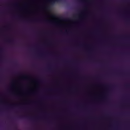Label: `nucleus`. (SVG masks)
<instances>
[{"mask_svg":"<svg viewBox=\"0 0 130 130\" xmlns=\"http://www.w3.org/2000/svg\"><path fill=\"white\" fill-rule=\"evenodd\" d=\"M40 82H41V80H40Z\"/></svg>","mask_w":130,"mask_h":130,"instance_id":"dca6fc26","label":"nucleus"},{"mask_svg":"<svg viewBox=\"0 0 130 130\" xmlns=\"http://www.w3.org/2000/svg\"><path fill=\"white\" fill-rule=\"evenodd\" d=\"M126 106H127V107H129V105L128 104H127L126 105Z\"/></svg>","mask_w":130,"mask_h":130,"instance_id":"1a4fd4ad","label":"nucleus"},{"mask_svg":"<svg viewBox=\"0 0 130 130\" xmlns=\"http://www.w3.org/2000/svg\"><path fill=\"white\" fill-rule=\"evenodd\" d=\"M24 78H26V77H24Z\"/></svg>","mask_w":130,"mask_h":130,"instance_id":"2eb2a0df","label":"nucleus"},{"mask_svg":"<svg viewBox=\"0 0 130 130\" xmlns=\"http://www.w3.org/2000/svg\"><path fill=\"white\" fill-rule=\"evenodd\" d=\"M123 3H127V4H128V3H129V1H123Z\"/></svg>","mask_w":130,"mask_h":130,"instance_id":"39448f33","label":"nucleus"},{"mask_svg":"<svg viewBox=\"0 0 130 130\" xmlns=\"http://www.w3.org/2000/svg\"><path fill=\"white\" fill-rule=\"evenodd\" d=\"M3 51V49H0V52H2Z\"/></svg>","mask_w":130,"mask_h":130,"instance_id":"9d476101","label":"nucleus"},{"mask_svg":"<svg viewBox=\"0 0 130 130\" xmlns=\"http://www.w3.org/2000/svg\"><path fill=\"white\" fill-rule=\"evenodd\" d=\"M66 33L67 34H69V32H68V31H66Z\"/></svg>","mask_w":130,"mask_h":130,"instance_id":"9b49d317","label":"nucleus"},{"mask_svg":"<svg viewBox=\"0 0 130 130\" xmlns=\"http://www.w3.org/2000/svg\"><path fill=\"white\" fill-rule=\"evenodd\" d=\"M46 8L47 9V10H49V9H50V6H47L46 7Z\"/></svg>","mask_w":130,"mask_h":130,"instance_id":"0eeeda50","label":"nucleus"},{"mask_svg":"<svg viewBox=\"0 0 130 130\" xmlns=\"http://www.w3.org/2000/svg\"><path fill=\"white\" fill-rule=\"evenodd\" d=\"M61 0H50L48 1L50 5H54L56 3H58V2H60Z\"/></svg>","mask_w":130,"mask_h":130,"instance_id":"f257e3e1","label":"nucleus"},{"mask_svg":"<svg viewBox=\"0 0 130 130\" xmlns=\"http://www.w3.org/2000/svg\"><path fill=\"white\" fill-rule=\"evenodd\" d=\"M7 42H9V43H12V42H13V40L10 39H8L7 40Z\"/></svg>","mask_w":130,"mask_h":130,"instance_id":"20e7f679","label":"nucleus"},{"mask_svg":"<svg viewBox=\"0 0 130 130\" xmlns=\"http://www.w3.org/2000/svg\"><path fill=\"white\" fill-rule=\"evenodd\" d=\"M40 57H43V56H40Z\"/></svg>","mask_w":130,"mask_h":130,"instance_id":"f8f14e48","label":"nucleus"},{"mask_svg":"<svg viewBox=\"0 0 130 130\" xmlns=\"http://www.w3.org/2000/svg\"><path fill=\"white\" fill-rule=\"evenodd\" d=\"M43 21L45 22V23H52V21L50 20H43Z\"/></svg>","mask_w":130,"mask_h":130,"instance_id":"7ed1b4c3","label":"nucleus"},{"mask_svg":"<svg viewBox=\"0 0 130 130\" xmlns=\"http://www.w3.org/2000/svg\"><path fill=\"white\" fill-rule=\"evenodd\" d=\"M126 87L127 88H130V84H126Z\"/></svg>","mask_w":130,"mask_h":130,"instance_id":"423d86ee","label":"nucleus"},{"mask_svg":"<svg viewBox=\"0 0 130 130\" xmlns=\"http://www.w3.org/2000/svg\"><path fill=\"white\" fill-rule=\"evenodd\" d=\"M29 119H33V118H29Z\"/></svg>","mask_w":130,"mask_h":130,"instance_id":"ddd939ff","label":"nucleus"},{"mask_svg":"<svg viewBox=\"0 0 130 130\" xmlns=\"http://www.w3.org/2000/svg\"><path fill=\"white\" fill-rule=\"evenodd\" d=\"M27 22H37V21H41V20L39 19H28L25 20Z\"/></svg>","mask_w":130,"mask_h":130,"instance_id":"f03ea898","label":"nucleus"},{"mask_svg":"<svg viewBox=\"0 0 130 130\" xmlns=\"http://www.w3.org/2000/svg\"><path fill=\"white\" fill-rule=\"evenodd\" d=\"M15 6H17V4H15Z\"/></svg>","mask_w":130,"mask_h":130,"instance_id":"4468645a","label":"nucleus"},{"mask_svg":"<svg viewBox=\"0 0 130 130\" xmlns=\"http://www.w3.org/2000/svg\"><path fill=\"white\" fill-rule=\"evenodd\" d=\"M21 117H22V118H26V117H25V116H22Z\"/></svg>","mask_w":130,"mask_h":130,"instance_id":"6e6552de","label":"nucleus"}]
</instances>
